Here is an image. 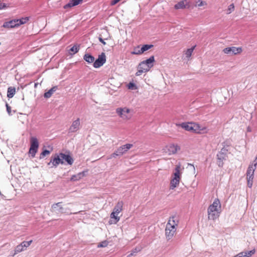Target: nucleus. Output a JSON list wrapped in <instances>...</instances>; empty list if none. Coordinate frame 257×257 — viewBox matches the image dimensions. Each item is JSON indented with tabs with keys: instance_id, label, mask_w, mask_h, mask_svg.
<instances>
[{
	"instance_id": "nucleus-1",
	"label": "nucleus",
	"mask_w": 257,
	"mask_h": 257,
	"mask_svg": "<svg viewBox=\"0 0 257 257\" xmlns=\"http://www.w3.org/2000/svg\"><path fill=\"white\" fill-rule=\"evenodd\" d=\"M221 203L218 198H216L212 204L207 209L208 218L209 220H215L220 215L221 212Z\"/></svg>"
},
{
	"instance_id": "nucleus-2",
	"label": "nucleus",
	"mask_w": 257,
	"mask_h": 257,
	"mask_svg": "<svg viewBox=\"0 0 257 257\" xmlns=\"http://www.w3.org/2000/svg\"><path fill=\"white\" fill-rule=\"evenodd\" d=\"M62 202H58L53 204L51 206V209L52 212L56 213L57 214H64L66 215H69L72 214L70 212V209L67 207L64 208L61 205Z\"/></svg>"
},
{
	"instance_id": "nucleus-3",
	"label": "nucleus",
	"mask_w": 257,
	"mask_h": 257,
	"mask_svg": "<svg viewBox=\"0 0 257 257\" xmlns=\"http://www.w3.org/2000/svg\"><path fill=\"white\" fill-rule=\"evenodd\" d=\"M61 156L60 153L52 155L50 162L47 163V165L50 166V168H56L59 164H64V162L62 161Z\"/></svg>"
},
{
	"instance_id": "nucleus-4",
	"label": "nucleus",
	"mask_w": 257,
	"mask_h": 257,
	"mask_svg": "<svg viewBox=\"0 0 257 257\" xmlns=\"http://www.w3.org/2000/svg\"><path fill=\"white\" fill-rule=\"evenodd\" d=\"M181 179L180 166L177 165L175 168V172L174 173V177L171 180L170 189H174L179 184Z\"/></svg>"
},
{
	"instance_id": "nucleus-5",
	"label": "nucleus",
	"mask_w": 257,
	"mask_h": 257,
	"mask_svg": "<svg viewBox=\"0 0 257 257\" xmlns=\"http://www.w3.org/2000/svg\"><path fill=\"white\" fill-rule=\"evenodd\" d=\"M229 150H225L221 149L218 152L216 155L217 165L219 167H222L224 165V161L227 160L228 158L227 153Z\"/></svg>"
},
{
	"instance_id": "nucleus-6",
	"label": "nucleus",
	"mask_w": 257,
	"mask_h": 257,
	"mask_svg": "<svg viewBox=\"0 0 257 257\" xmlns=\"http://www.w3.org/2000/svg\"><path fill=\"white\" fill-rule=\"evenodd\" d=\"M39 142L37 138L32 137L30 139V147L29 153L31 155L32 158L35 157L39 148Z\"/></svg>"
},
{
	"instance_id": "nucleus-7",
	"label": "nucleus",
	"mask_w": 257,
	"mask_h": 257,
	"mask_svg": "<svg viewBox=\"0 0 257 257\" xmlns=\"http://www.w3.org/2000/svg\"><path fill=\"white\" fill-rule=\"evenodd\" d=\"M133 146L132 144H126L118 148L115 152L112 154V157L115 158L117 156H122Z\"/></svg>"
},
{
	"instance_id": "nucleus-8",
	"label": "nucleus",
	"mask_w": 257,
	"mask_h": 257,
	"mask_svg": "<svg viewBox=\"0 0 257 257\" xmlns=\"http://www.w3.org/2000/svg\"><path fill=\"white\" fill-rule=\"evenodd\" d=\"M106 61V57L105 53L102 52L100 54L98 55L97 58L94 60L93 63V66L95 68H99L105 63Z\"/></svg>"
},
{
	"instance_id": "nucleus-9",
	"label": "nucleus",
	"mask_w": 257,
	"mask_h": 257,
	"mask_svg": "<svg viewBox=\"0 0 257 257\" xmlns=\"http://www.w3.org/2000/svg\"><path fill=\"white\" fill-rule=\"evenodd\" d=\"M223 52L227 54L236 55L242 52V49L241 47H229L224 48Z\"/></svg>"
},
{
	"instance_id": "nucleus-10",
	"label": "nucleus",
	"mask_w": 257,
	"mask_h": 257,
	"mask_svg": "<svg viewBox=\"0 0 257 257\" xmlns=\"http://www.w3.org/2000/svg\"><path fill=\"white\" fill-rule=\"evenodd\" d=\"M176 231V227H174L173 226H172V227H171L170 225L168 226V225L167 224L165 229V235L167 239L168 240H170L171 238H172L174 236V234Z\"/></svg>"
},
{
	"instance_id": "nucleus-11",
	"label": "nucleus",
	"mask_w": 257,
	"mask_h": 257,
	"mask_svg": "<svg viewBox=\"0 0 257 257\" xmlns=\"http://www.w3.org/2000/svg\"><path fill=\"white\" fill-rule=\"evenodd\" d=\"M155 62V57L153 55L146 60L141 62V65H145L150 70L154 66Z\"/></svg>"
},
{
	"instance_id": "nucleus-12",
	"label": "nucleus",
	"mask_w": 257,
	"mask_h": 257,
	"mask_svg": "<svg viewBox=\"0 0 257 257\" xmlns=\"http://www.w3.org/2000/svg\"><path fill=\"white\" fill-rule=\"evenodd\" d=\"M80 124V119L78 118L72 122L71 125L70 126L68 130V133H73L76 132L78 130H79Z\"/></svg>"
},
{
	"instance_id": "nucleus-13",
	"label": "nucleus",
	"mask_w": 257,
	"mask_h": 257,
	"mask_svg": "<svg viewBox=\"0 0 257 257\" xmlns=\"http://www.w3.org/2000/svg\"><path fill=\"white\" fill-rule=\"evenodd\" d=\"M60 155L62 156V160L63 161H65L67 165H72L74 162V159L71 157L69 153L66 154L63 153H60Z\"/></svg>"
},
{
	"instance_id": "nucleus-14",
	"label": "nucleus",
	"mask_w": 257,
	"mask_h": 257,
	"mask_svg": "<svg viewBox=\"0 0 257 257\" xmlns=\"http://www.w3.org/2000/svg\"><path fill=\"white\" fill-rule=\"evenodd\" d=\"M193 122H184L181 123H176L177 126H181L182 128L187 131H190L193 132Z\"/></svg>"
},
{
	"instance_id": "nucleus-15",
	"label": "nucleus",
	"mask_w": 257,
	"mask_h": 257,
	"mask_svg": "<svg viewBox=\"0 0 257 257\" xmlns=\"http://www.w3.org/2000/svg\"><path fill=\"white\" fill-rule=\"evenodd\" d=\"M18 20L17 19H14L9 21L5 22L2 27L6 28H14L15 27H19Z\"/></svg>"
},
{
	"instance_id": "nucleus-16",
	"label": "nucleus",
	"mask_w": 257,
	"mask_h": 257,
	"mask_svg": "<svg viewBox=\"0 0 257 257\" xmlns=\"http://www.w3.org/2000/svg\"><path fill=\"white\" fill-rule=\"evenodd\" d=\"M178 223L179 219L175 214L170 217L167 224H168V226L170 225L171 227H172V226L176 227L178 226Z\"/></svg>"
},
{
	"instance_id": "nucleus-17",
	"label": "nucleus",
	"mask_w": 257,
	"mask_h": 257,
	"mask_svg": "<svg viewBox=\"0 0 257 257\" xmlns=\"http://www.w3.org/2000/svg\"><path fill=\"white\" fill-rule=\"evenodd\" d=\"M193 132L197 134H201L205 132H206V127L205 126H201L199 123H193Z\"/></svg>"
},
{
	"instance_id": "nucleus-18",
	"label": "nucleus",
	"mask_w": 257,
	"mask_h": 257,
	"mask_svg": "<svg viewBox=\"0 0 257 257\" xmlns=\"http://www.w3.org/2000/svg\"><path fill=\"white\" fill-rule=\"evenodd\" d=\"M83 0H70L67 4L63 6L64 9H68L80 4Z\"/></svg>"
},
{
	"instance_id": "nucleus-19",
	"label": "nucleus",
	"mask_w": 257,
	"mask_h": 257,
	"mask_svg": "<svg viewBox=\"0 0 257 257\" xmlns=\"http://www.w3.org/2000/svg\"><path fill=\"white\" fill-rule=\"evenodd\" d=\"M87 171H83L79 172L77 174L72 175L70 178V181H77L80 180L81 178L86 175Z\"/></svg>"
},
{
	"instance_id": "nucleus-20",
	"label": "nucleus",
	"mask_w": 257,
	"mask_h": 257,
	"mask_svg": "<svg viewBox=\"0 0 257 257\" xmlns=\"http://www.w3.org/2000/svg\"><path fill=\"white\" fill-rule=\"evenodd\" d=\"M116 112L120 117L123 118L126 117L125 114L130 112V109L125 108L118 107L116 109Z\"/></svg>"
},
{
	"instance_id": "nucleus-21",
	"label": "nucleus",
	"mask_w": 257,
	"mask_h": 257,
	"mask_svg": "<svg viewBox=\"0 0 257 257\" xmlns=\"http://www.w3.org/2000/svg\"><path fill=\"white\" fill-rule=\"evenodd\" d=\"M180 149V148L178 145L174 144H170L168 146V149L169 154H175Z\"/></svg>"
},
{
	"instance_id": "nucleus-22",
	"label": "nucleus",
	"mask_w": 257,
	"mask_h": 257,
	"mask_svg": "<svg viewBox=\"0 0 257 257\" xmlns=\"http://www.w3.org/2000/svg\"><path fill=\"white\" fill-rule=\"evenodd\" d=\"M83 59L88 64H91L94 63L95 57L91 54L87 53L84 55Z\"/></svg>"
},
{
	"instance_id": "nucleus-23",
	"label": "nucleus",
	"mask_w": 257,
	"mask_h": 257,
	"mask_svg": "<svg viewBox=\"0 0 257 257\" xmlns=\"http://www.w3.org/2000/svg\"><path fill=\"white\" fill-rule=\"evenodd\" d=\"M58 88V86H54L52 87L51 89L44 93L43 95L44 97L45 98H49L51 97L53 93L55 92Z\"/></svg>"
},
{
	"instance_id": "nucleus-24",
	"label": "nucleus",
	"mask_w": 257,
	"mask_h": 257,
	"mask_svg": "<svg viewBox=\"0 0 257 257\" xmlns=\"http://www.w3.org/2000/svg\"><path fill=\"white\" fill-rule=\"evenodd\" d=\"M123 204V202L120 201H118L114 206L113 211L115 212L116 215H118L121 211Z\"/></svg>"
},
{
	"instance_id": "nucleus-25",
	"label": "nucleus",
	"mask_w": 257,
	"mask_h": 257,
	"mask_svg": "<svg viewBox=\"0 0 257 257\" xmlns=\"http://www.w3.org/2000/svg\"><path fill=\"white\" fill-rule=\"evenodd\" d=\"M16 93V88L14 87H9L7 91V97L9 98H12Z\"/></svg>"
},
{
	"instance_id": "nucleus-26",
	"label": "nucleus",
	"mask_w": 257,
	"mask_h": 257,
	"mask_svg": "<svg viewBox=\"0 0 257 257\" xmlns=\"http://www.w3.org/2000/svg\"><path fill=\"white\" fill-rule=\"evenodd\" d=\"M256 168L253 167V164H250L247 169L246 176H254V172Z\"/></svg>"
},
{
	"instance_id": "nucleus-27",
	"label": "nucleus",
	"mask_w": 257,
	"mask_h": 257,
	"mask_svg": "<svg viewBox=\"0 0 257 257\" xmlns=\"http://www.w3.org/2000/svg\"><path fill=\"white\" fill-rule=\"evenodd\" d=\"M231 141L229 140H226L221 143V146H222L221 149H224V150H229V148L231 146Z\"/></svg>"
},
{
	"instance_id": "nucleus-28",
	"label": "nucleus",
	"mask_w": 257,
	"mask_h": 257,
	"mask_svg": "<svg viewBox=\"0 0 257 257\" xmlns=\"http://www.w3.org/2000/svg\"><path fill=\"white\" fill-rule=\"evenodd\" d=\"M174 8L176 10L182 9L186 8V6L184 4V1H180L178 3L175 5Z\"/></svg>"
},
{
	"instance_id": "nucleus-29",
	"label": "nucleus",
	"mask_w": 257,
	"mask_h": 257,
	"mask_svg": "<svg viewBox=\"0 0 257 257\" xmlns=\"http://www.w3.org/2000/svg\"><path fill=\"white\" fill-rule=\"evenodd\" d=\"M79 50V45H74L69 49V53L71 55H74L77 53Z\"/></svg>"
},
{
	"instance_id": "nucleus-30",
	"label": "nucleus",
	"mask_w": 257,
	"mask_h": 257,
	"mask_svg": "<svg viewBox=\"0 0 257 257\" xmlns=\"http://www.w3.org/2000/svg\"><path fill=\"white\" fill-rule=\"evenodd\" d=\"M143 53L141 51V48H140V46L138 45L134 48L133 51L131 52V54L133 55H140L142 54Z\"/></svg>"
},
{
	"instance_id": "nucleus-31",
	"label": "nucleus",
	"mask_w": 257,
	"mask_h": 257,
	"mask_svg": "<svg viewBox=\"0 0 257 257\" xmlns=\"http://www.w3.org/2000/svg\"><path fill=\"white\" fill-rule=\"evenodd\" d=\"M17 20H18L17 23H18L19 26H20L22 25L26 24L29 20V17H23L21 19H17Z\"/></svg>"
},
{
	"instance_id": "nucleus-32",
	"label": "nucleus",
	"mask_w": 257,
	"mask_h": 257,
	"mask_svg": "<svg viewBox=\"0 0 257 257\" xmlns=\"http://www.w3.org/2000/svg\"><path fill=\"white\" fill-rule=\"evenodd\" d=\"M154 47L153 44H144L142 46L141 51L144 53L145 52L149 50Z\"/></svg>"
},
{
	"instance_id": "nucleus-33",
	"label": "nucleus",
	"mask_w": 257,
	"mask_h": 257,
	"mask_svg": "<svg viewBox=\"0 0 257 257\" xmlns=\"http://www.w3.org/2000/svg\"><path fill=\"white\" fill-rule=\"evenodd\" d=\"M51 153V151L47 149H43L42 152L40 155V159H42L44 158L46 156L49 155Z\"/></svg>"
},
{
	"instance_id": "nucleus-34",
	"label": "nucleus",
	"mask_w": 257,
	"mask_h": 257,
	"mask_svg": "<svg viewBox=\"0 0 257 257\" xmlns=\"http://www.w3.org/2000/svg\"><path fill=\"white\" fill-rule=\"evenodd\" d=\"M195 46L192 47L191 48L188 49L185 52V55L187 58H189L191 56L192 52L194 50Z\"/></svg>"
},
{
	"instance_id": "nucleus-35",
	"label": "nucleus",
	"mask_w": 257,
	"mask_h": 257,
	"mask_svg": "<svg viewBox=\"0 0 257 257\" xmlns=\"http://www.w3.org/2000/svg\"><path fill=\"white\" fill-rule=\"evenodd\" d=\"M127 87L131 90H136L138 88L137 85L133 82H130L127 85Z\"/></svg>"
},
{
	"instance_id": "nucleus-36",
	"label": "nucleus",
	"mask_w": 257,
	"mask_h": 257,
	"mask_svg": "<svg viewBox=\"0 0 257 257\" xmlns=\"http://www.w3.org/2000/svg\"><path fill=\"white\" fill-rule=\"evenodd\" d=\"M32 242V240H31L28 241H24L22 242L20 244L23 246L24 249L25 250V249H26L27 247L31 245Z\"/></svg>"
},
{
	"instance_id": "nucleus-37",
	"label": "nucleus",
	"mask_w": 257,
	"mask_h": 257,
	"mask_svg": "<svg viewBox=\"0 0 257 257\" xmlns=\"http://www.w3.org/2000/svg\"><path fill=\"white\" fill-rule=\"evenodd\" d=\"M234 10V5L233 4L229 5L226 10V14H230Z\"/></svg>"
},
{
	"instance_id": "nucleus-38",
	"label": "nucleus",
	"mask_w": 257,
	"mask_h": 257,
	"mask_svg": "<svg viewBox=\"0 0 257 257\" xmlns=\"http://www.w3.org/2000/svg\"><path fill=\"white\" fill-rule=\"evenodd\" d=\"M110 217L111 218H113V219H115V223H116L117 222H118L119 219H120L119 217H118L117 216V215H116V214L115 212H114L113 211H112L111 213Z\"/></svg>"
},
{
	"instance_id": "nucleus-39",
	"label": "nucleus",
	"mask_w": 257,
	"mask_h": 257,
	"mask_svg": "<svg viewBox=\"0 0 257 257\" xmlns=\"http://www.w3.org/2000/svg\"><path fill=\"white\" fill-rule=\"evenodd\" d=\"M25 250L23 246L21 245V244L18 245L15 249V254H17L18 253H19L22 251Z\"/></svg>"
},
{
	"instance_id": "nucleus-40",
	"label": "nucleus",
	"mask_w": 257,
	"mask_h": 257,
	"mask_svg": "<svg viewBox=\"0 0 257 257\" xmlns=\"http://www.w3.org/2000/svg\"><path fill=\"white\" fill-rule=\"evenodd\" d=\"M141 249L138 247H136L134 248L130 254H129L127 257H131L133 255H135L137 252H139Z\"/></svg>"
},
{
	"instance_id": "nucleus-41",
	"label": "nucleus",
	"mask_w": 257,
	"mask_h": 257,
	"mask_svg": "<svg viewBox=\"0 0 257 257\" xmlns=\"http://www.w3.org/2000/svg\"><path fill=\"white\" fill-rule=\"evenodd\" d=\"M108 242L107 240H104L99 243L97 245L98 247H104L108 245Z\"/></svg>"
},
{
	"instance_id": "nucleus-42",
	"label": "nucleus",
	"mask_w": 257,
	"mask_h": 257,
	"mask_svg": "<svg viewBox=\"0 0 257 257\" xmlns=\"http://www.w3.org/2000/svg\"><path fill=\"white\" fill-rule=\"evenodd\" d=\"M138 69H141L142 70H143L145 71V72H147L150 70L148 68V67H146L145 65H141V62L139 63V64L138 66Z\"/></svg>"
},
{
	"instance_id": "nucleus-43",
	"label": "nucleus",
	"mask_w": 257,
	"mask_h": 257,
	"mask_svg": "<svg viewBox=\"0 0 257 257\" xmlns=\"http://www.w3.org/2000/svg\"><path fill=\"white\" fill-rule=\"evenodd\" d=\"M6 110L9 115H12L11 107L8 104L7 102H6Z\"/></svg>"
},
{
	"instance_id": "nucleus-44",
	"label": "nucleus",
	"mask_w": 257,
	"mask_h": 257,
	"mask_svg": "<svg viewBox=\"0 0 257 257\" xmlns=\"http://www.w3.org/2000/svg\"><path fill=\"white\" fill-rule=\"evenodd\" d=\"M254 252H255V250L254 249H252V250H251L247 251L246 252H244V253L247 256L249 257L252 254H254Z\"/></svg>"
},
{
	"instance_id": "nucleus-45",
	"label": "nucleus",
	"mask_w": 257,
	"mask_h": 257,
	"mask_svg": "<svg viewBox=\"0 0 257 257\" xmlns=\"http://www.w3.org/2000/svg\"><path fill=\"white\" fill-rule=\"evenodd\" d=\"M206 5V2H204V1H203L202 0H199L197 2V5L198 7H202V6H203L204 5Z\"/></svg>"
},
{
	"instance_id": "nucleus-46",
	"label": "nucleus",
	"mask_w": 257,
	"mask_h": 257,
	"mask_svg": "<svg viewBox=\"0 0 257 257\" xmlns=\"http://www.w3.org/2000/svg\"><path fill=\"white\" fill-rule=\"evenodd\" d=\"M8 7L7 4L4 3H0V10L6 9Z\"/></svg>"
},
{
	"instance_id": "nucleus-47",
	"label": "nucleus",
	"mask_w": 257,
	"mask_h": 257,
	"mask_svg": "<svg viewBox=\"0 0 257 257\" xmlns=\"http://www.w3.org/2000/svg\"><path fill=\"white\" fill-rule=\"evenodd\" d=\"M98 40L100 42H101L103 45H106V42H105V40H107V38L105 39H103L101 36H99Z\"/></svg>"
},
{
	"instance_id": "nucleus-48",
	"label": "nucleus",
	"mask_w": 257,
	"mask_h": 257,
	"mask_svg": "<svg viewBox=\"0 0 257 257\" xmlns=\"http://www.w3.org/2000/svg\"><path fill=\"white\" fill-rule=\"evenodd\" d=\"M138 69V71L136 73V75L137 76L142 75L143 73L145 72V71L143 70H142L141 69Z\"/></svg>"
},
{
	"instance_id": "nucleus-49",
	"label": "nucleus",
	"mask_w": 257,
	"mask_h": 257,
	"mask_svg": "<svg viewBox=\"0 0 257 257\" xmlns=\"http://www.w3.org/2000/svg\"><path fill=\"white\" fill-rule=\"evenodd\" d=\"M236 257H248L244 253V252H241L236 255Z\"/></svg>"
},
{
	"instance_id": "nucleus-50",
	"label": "nucleus",
	"mask_w": 257,
	"mask_h": 257,
	"mask_svg": "<svg viewBox=\"0 0 257 257\" xmlns=\"http://www.w3.org/2000/svg\"><path fill=\"white\" fill-rule=\"evenodd\" d=\"M120 1L121 0H112L110 2V5L111 6H114Z\"/></svg>"
},
{
	"instance_id": "nucleus-51",
	"label": "nucleus",
	"mask_w": 257,
	"mask_h": 257,
	"mask_svg": "<svg viewBox=\"0 0 257 257\" xmlns=\"http://www.w3.org/2000/svg\"><path fill=\"white\" fill-rule=\"evenodd\" d=\"M247 186L251 188L252 186V183H253V181H249V180H247Z\"/></svg>"
},
{
	"instance_id": "nucleus-52",
	"label": "nucleus",
	"mask_w": 257,
	"mask_h": 257,
	"mask_svg": "<svg viewBox=\"0 0 257 257\" xmlns=\"http://www.w3.org/2000/svg\"><path fill=\"white\" fill-rule=\"evenodd\" d=\"M253 177H254V176H246V178H247V180H249V181H253Z\"/></svg>"
},
{
	"instance_id": "nucleus-53",
	"label": "nucleus",
	"mask_w": 257,
	"mask_h": 257,
	"mask_svg": "<svg viewBox=\"0 0 257 257\" xmlns=\"http://www.w3.org/2000/svg\"><path fill=\"white\" fill-rule=\"evenodd\" d=\"M247 131L248 132H250L251 131V128L249 126L247 127Z\"/></svg>"
},
{
	"instance_id": "nucleus-54",
	"label": "nucleus",
	"mask_w": 257,
	"mask_h": 257,
	"mask_svg": "<svg viewBox=\"0 0 257 257\" xmlns=\"http://www.w3.org/2000/svg\"><path fill=\"white\" fill-rule=\"evenodd\" d=\"M188 165H190V166H191L193 167L194 169H195L194 166H193V165H192L191 164H189Z\"/></svg>"
},
{
	"instance_id": "nucleus-55",
	"label": "nucleus",
	"mask_w": 257,
	"mask_h": 257,
	"mask_svg": "<svg viewBox=\"0 0 257 257\" xmlns=\"http://www.w3.org/2000/svg\"><path fill=\"white\" fill-rule=\"evenodd\" d=\"M13 111V113H15L16 110H14Z\"/></svg>"
},
{
	"instance_id": "nucleus-56",
	"label": "nucleus",
	"mask_w": 257,
	"mask_h": 257,
	"mask_svg": "<svg viewBox=\"0 0 257 257\" xmlns=\"http://www.w3.org/2000/svg\"><path fill=\"white\" fill-rule=\"evenodd\" d=\"M35 87L37 86V84L36 83L35 84Z\"/></svg>"
},
{
	"instance_id": "nucleus-57",
	"label": "nucleus",
	"mask_w": 257,
	"mask_h": 257,
	"mask_svg": "<svg viewBox=\"0 0 257 257\" xmlns=\"http://www.w3.org/2000/svg\"><path fill=\"white\" fill-rule=\"evenodd\" d=\"M233 257H236V256L235 255V256H233Z\"/></svg>"
}]
</instances>
